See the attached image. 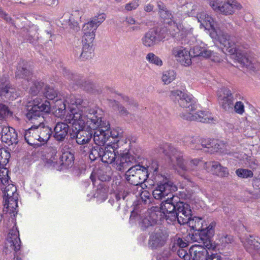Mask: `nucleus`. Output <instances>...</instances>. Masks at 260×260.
Masks as SVG:
<instances>
[{
    "instance_id": "nucleus-10",
    "label": "nucleus",
    "mask_w": 260,
    "mask_h": 260,
    "mask_svg": "<svg viewBox=\"0 0 260 260\" xmlns=\"http://www.w3.org/2000/svg\"><path fill=\"white\" fill-rule=\"evenodd\" d=\"M105 19V14H98L92 17L87 23L84 24L82 28L83 35L82 38V42L92 43L95 37V30Z\"/></svg>"
},
{
    "instance_id": "nucleus-2",
    "label": "nucleus",
    "mask_w": 260,
    "mask_h": 260,
    "mask_svg": "<svg viewBox=\"0 0 260 260\" xmlns=\"http://www.w3.org/2000/svg\"><path fill=\"white\" fill-rule=\"evenodd\" d=\"M66 102L69 104V112L66 116L65 120L72 124L71 138L75 139L79 145L88 144L92 138V133L83 129L85 125L88 126L89 120L88 115L91 113L88 102L86 100L73 95L67 98Z\"/></svg>"
},
{
    "instance_id": "nucleus-48",
    "label": "nucleus",
    "mask_w": 260,
    "mask_h": 260,
    "mask_svg": "<svg viewBox=\"0 0 260 260\" xmlns=\"http://www.w3.org/2000/svg\"><path fill=\"white\" fill-rule=\"evenodd\" d=\"M9 171L6 168H0V180L3 185L8 183L10 177L8 175Z\"/></svg>"
},
{
    "instance_id": "nucleus-23",
    "label": "nucleus",
    "mask_w": 260,
    "mask_h": 260,
    "mask_svg": "<svg viewBox=\"0 0 260 260\" xmlns=\"http://www.w3.org/2000/svg\"><path fill=\"white\" fill-rule=\"evenodd\" d=\"M172 54L182 65L188 66L191 63L190 52L183 47H174Z\"/></svg>"
},
{
    "instance_id": "nucleus-31",
    "label": "nucleus",
    "mask_w": 260,
    "mask_h": 260,
    "mask_svg": "<svg viewBox=\"0 0 260 260\" xmlns=\"http://www.w3.org/2000/svg\"><path fill=\"white\" fill-rule=\"evenodd\" d=\"M163 204L164 201L161 203L159 210H150L147 213L151 219V223L154 225L159 223L163 219H166L167 221V215L168 214L162 210Z\"/></svg>"
},
{
    "instance_id": "nucleus-29",
    "label": "nucleus",
    "mask_w": 260,
    "mask_h": 260,
    "mask_svg": "<svg viewBox=\"0 0 260 260\" xmlns=\"http://www.w3.org/2000/svg\"><path fill=\"white\" fill-rule=\"evenodd\" d=\"M206 171L219 177H226L229 175L227 168L222 166L218 161L208 162Z\"/></svg>"
},
{
    "instance_id": "nucleus-1",
    "label": "nucleus",
    "mask_w": 260,
    "mask_h": 260,
    "mask_svg": "<svg viewBox=\"0 0 260 260\" xmlns=\"http://www.w3.org/2000/svg\"><path fill=\"white\" fill-rule=\"evenodd\" d=\"M186 7L188 8H191V11H188V16L195 17L200 23L201 27L213 30L217 40L224 47L226 51L232 55H235L236 59L239 62L247 65L248 59L243 53L240 52L236 38L234 36L229 35L224 31L225 28H231L232 25L230 23L217 24L211 16L203 11L202 7L199 5H192L191 3H187Z\"/></svg>"
},
{
    "instance_id": "nucleus-43",
    "label": "nucleus",
    "mask_w": 260,
    "mask_h": 260,
    "mask_svg": "<svg viewBox=\"0 0 260 260\" xmlns=\"http://www.w3.org/2000/svg\"><path fill=\"white\" fill-rule=\"evenodd\" d=\"M175 78V73L173 70H169L164 72L161 79L165 84H168Z\"/></svg>"
},
{
    "instance_id": "nucleus-42",
    "label": "nucleus",
    "mask_w": 260,
    "mask_h": 260,
    "mask_svg": "<svg viewBox=\"0 0 260 260\" xmlns=\"http://www.w3.org/2000/svg\"><path fill=\"white\" fill-rule=\"evenodd\" d=\"M171 249L173 251H175L178 248H183L187 246V243L181 238L176 237L174 238L172 242L171 245Z\"/></svg>"
},
{
    "instance_id": "nucleus-61",
    "label": "nucleus",
    "mask_w": 260,
    "mask_h": 260,
    "mask_svg": "<svg viewBox=\"0 0 260 260\" xmlns=\"http://www.w3.org/2000/svg\"><path fill=\"white\" fill-rule=\"evenodd\" d=\"M157 7L159 10L160 17L165 16V14L167 13L166 10L167 9L165 4L161 2H159L157 3Z\"/></svg>"
},
{
    "instance_id": "nucleus-16",
    "label": "nucleus",
    "mask_w": 260,
    "mask_h": 260,
    "mask_svg": "<svg viewBox=\"0 0 260 260\" xmlns=\"http://www.w3.org/2000/svg\"><path fill=\"white\" fill-rule=\"evenodd\" d=\"M190 36L188 35L186 37H184L181 40L184 39V44H188L189 45H194L193 48L190 49V51L192 52L194 56H202L204 57H210L213 52L208 49L206 48L205 44L203 43L202 41H199L196 39L194 37H192V32H191V29H189Z\"/></svg>"
},
{
    "instance_id": "nucleus-8",
    "label": "nucleus",
    "mask_w": 260,
    "mask_h": 260,
    "mask_svg": "<svg viewBox=\"0 0 260 260\" xmlns=\"http://www.w3.org/2000/svg\"><path fill=\"white\" fill-rule=\"evenodd\" d=\"M31 75V73L28 69L26 62L23 61L22 62H20L17 67V70L16 72V77L23 78L25 81L29 83V85L31 84L29 92L32 95H36L40 92L42 93L44 83L34 81L32 80L30 77Z\"/></svg>"
},
{
    "instance_id": "nucleus-41",
    "label": "nucleus",
    "mask_w": 260,
    "mask_h": 260,
    "mask_svg": "<svg viewBox=\"0 0 260 260\" xmlns=\"http://www.w3.org/2000/svg\"><path fill=\"white\" fill-rule=\"evenodd\" d=\"M12 112L6 105L0 104V121L5 120L12 115Z\"/></svg>"
},
{
    "instance_id": "nucleus-56",
    "label": "nucleus",
    "mask_w": 260,
    "mask_h": 260,
    "mask_svg": "<svg viewBox=\"0 0 260 260\" xmlns=\"http://www.w3.org/2000/svg\"><path fill=\"white\" fill-rule=\"evenodd\" d=\"M233 107L235 112L239 114L242 115L244 112V106L241 102H237Z\"/></svg>"
},
{
    "instance_id": "nucleus-7",
    "label": "nucleus",
    "mask_w": 260,
    "mask_h": 260,
    "mask_svg": "<svg viewBox=\"0 0 260 260\" xmlns=\"http://www.w3.org/2000/svg\"><path fill=\"white\" fill-rule=\"evenodd\" d=\"M160 149L162 153L170 157L172 162L175 160L178 166L183 171H188L195 169L206 170L208 168V162L198 158L191 160L189 162L190 168L189 167L187 166V162L183 159L181 152L169 143L164 144L160 147Z\"/></svg>"
},
{
    "instance_id": "nucleus-60",
    "label": "nucleus",
    "mask_w": 260,
    "mask_h": 260,
    "mask_svg": "<svg viewBox=\"0 0 260 260\" xmlns=\"http://www.w3.org/2000/svg\"><path fill=\"white\" fill-rule=\"evenodd\" d=\"M108 131L110 133H109V135H110V138L111 137L113 138H121L122 137V132L120 131H118L117 129H113L111 131L110 128H108Z\"/></svg>"
},
{
    "instance_id": "nucleus-38",
    "label": "nucleus",
    "mask_w": 260,
    "mask_h": 260,
    "mask_svg": "<svg viewBox=\"0 0 260 260\" xmlns=\"http://www.w3.org/2000/svg\"><path fill=\"white\" fill-rule=\"evenodd\" d=\"M83 49L82 52L80 54V57L87 59L92 57V47L91 44L92 43L82 42Z\"/></svg>"
},
{
    "instance_id": "nucleus-64",
    "label": "nucleus",
    "mask_w": 260,
    "mask_h": 260,
    "mask_svg": "<svg viewBox=\"0 0 260 260\" xmlns=\"http://www.w3.org/2000/svg\"><path fill=\"white\" fill-rule=\"evenodd\" d=\"M154 6L151 4L146 5L144 7V10L146 12H150L153 11Z\"/></svg>"
},
{
    "instance_id": "nucleus-27",
    "label": "nucleus",
    "mask_w": 260,
    "mask_h": 260,
    "mask_svg": "<svg viewBox=\"0 0 260 260\" xmlns=\"http://www.w3.org/2000/svg\"><path fill=\"white\" fill-rule=\"evenodd\" d=\"M116 145H108L103 148L102 161L104 163L112 164L114 161H116L117 157L116 155Z\"/></svg>"
},
{
    "instance_id": "nucleus-18",
    "label": "nucleus",
    "mask_w": 260,
    "mask_h": 260,
    "mask_svg": "<svg viewBox=\"0 0 260 260\" xmlns=\"http://www.w3.org/2000/svg\"><path fill=\"white\" fill-rule=\"evenodd\" d=\"M217 95L220 106L226 111H232L234 99L231 90L226 87L221 88L218 90Z\"/></svg>"
},
{
    "instance_id": "nucleus-22",
    "label": "nucleus",
    "mask_w": 260,
    "mask_h": 260,
    "mask_svg": "<svg viewBox=\"0 0 260 260\" xmlns=\"http://www.w3.org/2000/svg\"><path fill=\"white\" fill-rule=\"evenodd\" d=\"M180 116L187 120H196L203 123H209L213 119L211 114L204 111H198L195 113L193 111L186 114L181 113Z\"/></svg>"
},
{
    "instance_id": "nucleus-44",
    "label": "nucleus",
    "mask_w": 260,
    "mask_h": 260,
    "mask_svg": "<svg viewBox=\"0 0 260 260\" xmlns=\"http://www.w3.org/2000/svg\"><path fill=\"white\" fill-rule=\"evenodd\" d=\"M146 59L150 63L159 67L162 65V61L161 59L153 53L147 54Z\"/></svg>"
},
{
    "instance_id": "nucleus-15",
    "label": "nucleus",
    "mask_w": 260,
    "mask_h": 260,
    "mask_svg": "<svg viewBox=\"0 0 260 260\" xmlns=\"http://www.w3.org/2000/svg\"><path fill=\"white\" fill-rule=\"evenodd\" d=\"M209 5L215 11L226 15L233 14L236 10L242 8V6L235 0H228L226 2L210 0Z\"/></svg>"
},
{
    "instance_id": "nucleus-40",
    "label": "nucleus",
    "mask_w": 260,
    "mask_h": 260,
    "mask_svg": "<svg viewBox=\"0 0 260 260\" xmlns=\"http://www.w3.org/2000/svg\"><path fill=\"white\" fill-rule=\"evenodd\" d=\"M217 244L225 246L227 244L231 243L233 241V237L226 234H220L218 235Z\"/></svg>"
},
{
    "instance_id": "nucleus-57",
    "label": "nucleus",
    "mask_w": 260,
    "mask_h": 260,
    "mask_svg": "<svg viewBox=\"0 0 260 260\" xmlns=\"http://www.w3.org/2000/svg\"><path fill=\"white\" fill-rule=\"evenodd\" d=\"M247 165L252 170H255L258 166V161L253 157L247 158Z\"/></svg>"
},
{
    "instance_id": "nucleus-24",
    "label": "nucleus",
    "mask_w": 260,
    "mask_h": 260,
    "mask_svg": "<svg viewBox=\"0 0 260 260\" xmlns=\"http://www.w3.org/2000/svg\"><path fill=\"white\" fill-rule=\"evenodd\" d=\"M168 235L160 231L152 234L149 237L148 246L152 249H157L165 245Z\"/></svg>"
},
{
    "instance_id": "nucleus-63",
    "label": "nucleus",
    "mask_w": 260,
    "mask_h": 260,
    "mask_svg": "<svg viewBox=\"0 0 260 260\" xmlns=\"http://www.w3.org/2000/svg\"><path fill=\"white\" fill-rule=\"evenodd\" d=\"M126 196V194H125L124 192H122L121 191L115 194V199H116L117 202H118L119 201H120L121 199L124 200Z\"/></svg>"
},
{
    "instance_id": "nucleus-51",
    "label": "nucleus",
    "mask_w": 260,
    "mask_h": 260,
    "mask_svg": "<svg viewBox=\"0 0 260 260\" xmlns=\"http://www.w3.org/2000/svg\"><path fill=\"white\" fill-rule=\"evenodd\" d=\"M94 198L106 199V189L103 187V184L100 183L96 189V192L93 195Z\"/></svg>"
},
{
    "instance_id": "nucleus-45",
    "label": "nucleus",
    "mask_w": 260,
    "mask_h": 260,
    "mask_svg": "<svg viewBox=\"0 0 260 260\" xmlns=\"http://www.w3.org/2000/svg\"><path fill=\"white\" fill-rule=\"evenodd\" d=\"M16 187L13 184H8L3 190L5 199L7 198V197H12L15 196L16 194H18L16 193Z\"/></svg>"
},
{
    "instance_id": "nucleus-53",
    "label": "nucleus",
    "mask_w": 260,
    "mask_h": 260,
    "mask_svg": "<svg viewBox=\"0 0 260 260\" xmlns=\"http://www.w3.org/2000/svg\"><path fill=\"white\" fill-rule=\"evenodd\" d=\"M25 37L26 39L28 41L29 43L33 44H36V38H38V35L36 31H32L29 30Z\"/></svg>"
},
{
    "instance_id": "nucleus-25",
    "label": "nucleus",
    "mask_w": 260,
    "mask_h": 260,
    "mask_svg": "<svg viewBox=\"0 0 260 260\" xmlns=\"http://www.w3.org/2000/svg\"><path fill=\"white\" fill-rule=\"evenodd\" d=\"M46 165L48 167L59 170L61 168L58 166V156L57 155V150L55 146L47 147L45 149Z\"/></svg>"
},
{
    "instance_id": "nucleus-36",
    "label": "nucleus",
    "mask_w": 260,
    "mask_h": 260,
    "mask_svg": "<svg viewBox=\"0 0 260 260\" xmlns=\"http://www.w3.org/2000/svg\"><path fill=\"white\" fill-rule=\"evenodd\" d=\"M200 146L201 149L203 148H206L208 149V151L210 153H213L217 151L220 149L219 144L216 141H211L209 139H201L200 142Z\"/></svg>"
},
{
    "instance_id": "nucleus-52",
    "label": "nucleus",
    "mask_w": 260,
    "mask_h": 260,
    "mask_svg": "<svg viewBox=\"0 0 260 260\" xmlns=\"http://www.w3.org/2000/svg\"><path fill=\"white\" fill-rule=\"evenodd\" d=\"M140 225L143 230H146L149 226L154 225L153 223H151V219L147 214L145 215V217L142 219Z\"/></svg>"
},
{
    "instance_id": "nucleus-20",
    "label": "nucleus",
    "mask_w": 260,
    "mask_h": 260,
    "mask_svg": "<svg viewBox=\"0 0 260 260\" xmlns=\"http://www.w3.org/2000/svg\"><path fill=\"white\" fill-rule=\"evenodd\" d=\"M137 158L129 152L121 153L117 155L116 160V169L123 171L128 167L137 165Z\"/></svg>"
},
{
    "instance_id": "nucleus-55",
    "label": "nucleus",
    "mask_w": 260,
    "mask_h": 260,
    "mask_svg": "<svg viewBox=\"0 0 260 260\" xmlns=\"http://www.w3.org/2000/svg\"><path fill=\"white\" fill-rule=\"evenodd\" d=\"M177 250V254L180 257L184 259V260H190V253H188L187 251L183 248H178Z\"/></svg>"
},
{
    "instance_id": "nucleus-26",
    "label": "nucleus",
    "mask_w": 260,
    "mask_h": 260,
    "mask_svg": "<svg viewBox=\"0 0 260 260\" xmlns=\"http://www.w3.org/2000/svg\"><path fill=\"white\" fill-rule=\"evenodd\" d=\"M20 243L19 231L16 228L13 227L8 235L6 244L17 252L20 249Z\"/></svg>"
},
{
    "instance_id": "nucleus-19",
    "label": "nucleus",
    "mask_w": 260,
    "mask_h": 260,
    "mask_svg": "<svg viewBox=\"0 0 260 260\" xmlns=\"http://www.w3.org/2000/svg\"><path fill=\"white\" fill-rule=\"evenodd\" d=\"M241 242L246 250L253 256H256L260 248V238L253 235H245Z\"/></svg>"
},
{
    "instance_id": "nucleus-33",
    "label": "nucleus",
    "mask_w": 260,
    "mask_h": 260,
    "mask_svg": "<svg viewBox=\"0 0 260 260\" xmlns=\"http://www.w3.org/2000/svg\"><path fill=\"white\" fill-rule=\"evenodd\" d=\"M16 95L13 88L8 87L7 85H0V98L2 101L13 100Z\"/></svg>"
},
{
    "instance_id": "nucleus-14",
    "label": "nucleus",
    "mask_w": 260,
    "mask_h": 260,
    "mask_svg": "<svg viewBox=\"0 0 260 260\" xmlns=\"http://www.w3.org/2000/svg\"><path fill=\"white\" fill-rule=\"evenodd\" d=\"M186 224H187L192 230L200 231L199 237H194L196 239H200V237L204 236L211 238L214 234L216 222L212 221L208 226L203 228L202 218L197 216H193V217L190 216ZM196 236L198 237L197 235Z\"/></svg>"
},
{
    "instance_id": "nucleus-12",
    "label": "nucleus",
    "mask_w": 260,
    "mask_h": 260,
    "mask_svg": "<svg viewBox=\"0 0 260 260\" xmlns=\"http://www.w3.org/2000/svg\"><path fill=\"white\" fill-rule=\"evenodd\" d=\"M171 95L180 107L186 109L187 113L197 109L198 104L191 94L179 90H173L171 91Z\"/></svg>"
},
{
    "instance_id": "nucleus-39",
    "label": "nucleus",
    "mask_w": 260,
    "mask_h": 260,
    "mask_svg": "<svg viewBox=\"0 0 260 260\" xmlns=\"http://www.w3.org/2000/svg\"><path fill=\"white\" fill-rule=\"evenodd\" d=\"M103 148L99 145H96V146L93 147L89 154L90 159L91 160H94L98 158H101L102 159Z\"/></svg>"
},
{
    "instance_id": "nucleus-30",
    "label": "nucleus",
    "mask_w": 260,
    "mask_h": 260,
    "mask_svg": "<svg viewBox=\"0 0 260 260\" xmlns=\"http://www.w3.org/2000/svg\"><path fill=\"white\" fill-rule=\"evenodd\" d=\"M69 129V126L67 123L58 122L54 128V138L59 142L64 141L68 135Z\"/></svg>"
},
{
    "instance_id": "nucleus-21",
    "label": "nucleus",
    "mask_w": 260,
    "mask_h": 260,
    "mask_svg": "<svg viewBox=\"0 0 260 260\" xmlns=\"http://www.w3.org/2000/svg\"><path fill=\"white\" fill-rule=\"evenodd\" d=\"M0 137L2 141L8 145L16 144L18 142L15 129L5 125H0Z\"/></svg>"
},
{
    "instance_id": "nucleus-11",
    "label": "nucleus",
    "mask_w": 260,
    "mask_h": 260,
    "mask_svg": "<svg viewBox=\"0 0 260 260\" xmlns=\"http://www.w3.org/2000/svg\"><path fill=\"white\" fill-rule=\"evenodd\" d=\"M210 238L208 236L200 237V239H196L195 241L199 243H202L203 245L194 244L192 245L189 250L190 255V259L192 260H205L208 252L206 248L210 249L211 247Z\"/></svg>"
},
{
    "instance_id": "nucleus-54",
    "label": "nucleus",
    "mask_w": 260,
    "mask_h": 260,
    "mask_svg": "<svg viewBox=\"0 0 260 260\" xmlns=\"http://www.w3.org/2000/svg\"><path fill=\"white\" fill-rule=\"evenodd\" d=\"M141 198L145 204H149L151 202V194L146 190L142 192Z\"/></svg>"
},
{
    "instance_id": "nucleus-46",
    "label": "nucleus",
    "mask_w": 260,
    "mask_h": 260,
    "mask_svg": "<svg viewBox=\"0 0 260 260\" xmlns=\"http://www.w3.org/2000/svg\"><path fill=\"white\" fill-rule=\"evenodd\" d=\"M10 157V153L5 149H0V165H6Z\"/></svg>"
},
{
    "instance_id": "nucleus-13",
    "label": "nucleus",
    "mask_w": 260,
    "mask_h": 260,
    "mask_svg": "<svg viewBox=\"0 0 260 260\" xmlns=\"http://www.w3.org/2000/svg\"><path fill=\"white\" fill-rule=\"evenodd\" d=\"M149 177L146 168L140 165L131 167L125 173V178L129 183L137 186L144 183Z\"/></svg>"
},
{
    "instance_id": "nucleus-28",
    "label": "nucleus",
    "mask_w": 260,
    "mask_h": 260,
    "mask_svg": "<svg viewBox=\"0 0 260 260\" xmlns=\"http://www.w3.org/2000/svg\"><path fill=\"white\" fill-rule=\"evenodd\" d=\"M74 163V155L71 149L62 152L58 161V166L60 167L59 170L73 166Z\"/></svg>"
},
{
    "instance_id": "nucleus-58",
    "label": "nucleus",
    "mask_w": 260,
    "mask_h": 260,
    "mask_svg": "<svg viewBox=\"0 0 260 260\" xmlns=\"http://www.w3.org/2000/svg\"><path fill=\"white\" fill-rule=\"evenodd\" d=\"M123 100L125 102V106L128 109L135 108L137 106V103L133 99H131L128 97H124Z\"/></svg>"
},
{
    "instance_id": "nucleus-9",
    "label": "nucleus",
    "mask_w": 260,
    "mask_h": 260,
    "mask_svg": "<svg viewBox=\"0 0 260 260\" xmlns=\"http://www.w3.org/2000/svg\"><path fill=\"white\" fill-rule=\"evenodd\" d=\"M166 12L165 16L161 17L164 19V23L168 24L167 28L173 37L175 38L177 40H180L184 37L191 35L188 28H185L181 23H177L172 20L174 17L167 10Z\"/></svg>"
},
{
    "instance_id": "nucleus-59",
    "label": "nucleus",
    "mask_w": 260,
    "mask_h": 260,
    "mask_svg": "<svg viewBox=\"0 0 260 260\" xmlns=\"http://www.w3.org/2000/svg\"><path fill=\"white\" fill-rule=\"evenodd\" d=\"M115 104L113 106V108L114 110H117L119 111L120 113L123 115H127L128 112L126 108L124 107L119 105L117 102H114Z\"/></svg>"
},
{
    "instance_id": "nucleus-17",
    "label": "nucleus",
    "mask_w": 260,
    "mask_h": 260,
    "mask_svg": "<svg viewBox=\"0 0 260 260\" xmlns=\"http://www.w3.org/2000/svg\"><path fill=\"white\" fill-rule=\"evenodd\" d=\"M42 93L44 95L45 98L48 100L52 101L53 103L55 101V107L57 109L61 114L64 113V111L67 108L69 109V104L66 102V100L69 97L75 95L71 94L67 96L64 101H62L61 99H59L57 97L56 91L51 87L45 85L44 84L43 91ZM76 96L82 98L80 95H76Z\"/></svg>"
},
{
    "instance_id": "nucleus-49",
    "label": "nucleus",
    "mask_w": 260,
    "mask_h": 260,
    "mask_svg": "<svg viewBox=\"0 0 260 260\" xmlns=\"http://www.w3.org/2000/svg\"><path fill=\"white\" fill-rule=\"evenodd\" d=\"M17 195L16 194L15 196L7 197L5 199V204H7V208H15V207H17L18 206L17 205Z\"/></svg>"
},
{
    "instance_id": "nucleus-62",
    "label": "nucleus",
    "mask_w": 260,
    "mask_h": 260,
    "mask_svg": "<svg viewBox=\"0 0 260 260\" xmlns=\"http://www.w3.org/2000/svg\"><path fill=\"white\" fill-rule=\"evenodd\" d=\"M222 259L221 256L218 253H211L210 254L208 252L205 260H222Z\"/></svg>"
},
{
    "instance_id": "nucleus-4",
    "label": "nucleus",
    "mask_w": 260,
    "mask_h": 260,
    "mask_svg": "<svg viewBox=\"0 0 260 260\" xmlns=\"http://www.w3.org/2000/svg\"><path fill=\"white\" fill-rule=\"evenodd\" d=\"M178 197L173 196L168 198L164 201L162 210L167 212V221L168 223H173L177 221L180 224H186L191 216V210L189 204L178 201Z\"/></svg>"
},
{
    "instance_id": "nucleus-34",
    "label": "nucleus",
    "mask_w": 260,
    "mask_h": 260,
    "mask_svg": "<svg viewBox=\"0 0 260 260\" xmlns=\"http://www.w3.org/2000/svg\"><path fill=\"white\" fill-rule=\"evenodd\" d=\"M25 140L29 145L38 144V135L36 131V126L34 124L24 132Z\"/></svg>"
},
{
    "instance_id": "nucleus-35",
    "label": "nucleus",
    "mask_w": 260,
    "mask_h": 260,
    "mask_svg": "<svg viewBox=\"0 0 260 260\" xmlns=\"http://www.w3.org/2000/svg\"><path fill=\"white\" fill-rule=\"evenodd\" d=\"M183 143L192 149L201 150V138L198 136H186L183 138Z\"/></svg>"
},
{
    "instance_id": "nucleus-5",
    "label": "nucleus",
    "mask_w": 260,
    "mask_h": 260,
    "mask_svg": "<svg viewBox=\"0 0 260 260\" xmlns=\"http://www.w3.org/2000/svg\"><path fill=\"white\" fill-rule=\"evenodd\" d=\"M146 168L149 176L157 183H160L153 191V197L157 199H162L165 196L169 195L171 192L175 191L177 187L174 183L158 173V165L156 161H153Z\"/></svg>"
},
{
    "instance_id": "nucleus-3",
    "label": "nucleus",
    "mask_w": 260,
    "mask_h": 260,
    "mask_svg": "<svg viewBox=\"0 0 260 260\" xmlns=\"http://www.w3.org/2000/svg\"><path fill=\"white\" fill-rule=\"evenodd\" d=\"M51 103L46 100L44 102L38 97L33 100L32 105L28 109L26 114L27 119L36 126V131L38 135V142L46 143L52 134L51 129L48 126H45L44 114L50 111Z\"/></svg>"
},
{
    "instance_id": "nucleus-47",
    "label": "nucleus",
    "mask_w": 260,
    "mask_h": 260,
    "mask_svg": "<svg viewBox=\"0 0 260 260\" xmlns=\"http://www.w3.org/2000/svg\"><path fill=\"white\" fill-rule=\"evenodd\" d=\"M236 174L238 177L242 178H251L253 176V173L251 170L245 169H237Z\"/></svg>"
},
{
    "instance_id": "nucleus-50",
    "label": "nucleus",
    "mask_w": 260,
    "mask_h": 260,
    "mask_svg": "<svg viewBox=\"0 0 260 260\" xmlns=\"http://www.w3.org/2000/svg\"><path fill=\"white\" fill-rule=\"evenodd\" d=\"M139 6V0H133L123 6L124 10L127 12L136 10Z\"/></svg>"
},
{
    "instance_id": "nucleus-6",
    "label": "nucleus",
    "mask_w": 260,
    "mask_h": 260,
    "mask_svg": "<svg viewBox=\"0 0 260 260\" xmlns=\"http://www.w3.org/2000/svg\"><path fill=\"white\" fill-rule=\"evenodd\" d=\"M88 126L93 129V141L96 145H104L110 138L108 131L109 123L103 120L102 111L100 110L91 109V113L88 115Z\"/></svg>"
},
{
    "instance_id": "nucleus-37",
    "label": "nucleus",
    "mask_w": 260,
    "mask_h": 260,
    "mask_svg": "<svg viewBox=\"0 0 260 260\" xmlns=\"http://www.w3.org/2000/svg\"><path fill=\"white\" fill-rule=\"evenodd\" d=\"M123 22H125V24L127 26H130L127 29V32L136 31L140 29L139 26L135 25L136 24H139V23L132 16H128L125 17L124 18Z\"/></svg>"
},
{
    "instance_id": "nucleus-32",
    "label": "nucleus",
    "mask_w": 260,
    "mask_h": 260,
    "mask_svg": "<svg viewBox=\"0 0 260 260\" xmlns=\"http://www.w3.org/2000/svg\"><path fill=\"white\" fill-rule=\"evenodd\" d=\"M156 35L157 32L155 30H149L141 39L143 45L146 47L154 46L158 41Z\"/></svg>"
}]
</instances>
